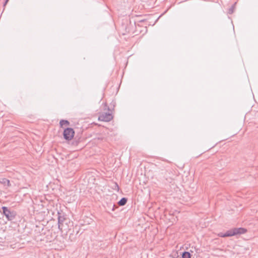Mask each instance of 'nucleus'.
<instances>
[{"instance_id":"nucleus-1","label":"nucleus","mask_w":258,"mask_h":258,"mask_svg":"<svg viewBox=\"0 0 258 258\" xmlns=\"http://www.w3.org/2000/svg\"><path fill=\"white\" fill-rule=\"evenodd\" d=\"M246 232V230L243 228H235L227 231L225 233H220L219 236L221 237H229L236 235L237 234H244Z\"/></svg>"},{"instance_id":"nucleus-2","label":"nucleus","mask_w":258,"mask_h":258,"mask_svg":"<svg viewBox=\"0 0 258 258\" xmlns=\"http://www.w3.org/2000/svg\"><path fill=\"white\" fill-rule=\"evenodd\" d=\"M57 214L58 228L61 232L63 231L67 232L68 230V227H67V223L65 225L64 224V222L66 220V217L59 212H58Z\"/></svg>"},{"instance_id":"nucleus-3","label":"nucleus","mask_w":258,"mask_h":258,"mask_svg":"<svg viewBox=\"0 0 258 258\" xmlns=\"http://www.w3.org/2000/svg\"><path fill=\"white\" fill-rule=\"evenodd\" d=\"M3 213L6 216L9 221L14 220L16 216V213L14 211H12L7 207H3Z\"/></svg>"},{"instance_id":"nucleus-4","label":"nucleus","mask_w":258,"mask_h":258,"mask_svg":"<svg viewBox=\"0 0 258 258\" xmlns=\"http://www.w3.org/2000/svg\"><path fill=\"white\" fill-rule=\"evenodd\" d=\"M75 135V132L72 128L68 127L64 129L63 133V137L65 140L68 141L71 140Z\"/></svg>"},{"instance_id":"nucleus-5","label":"nucleus","mask_w":258,"mask_h":258,"mask_svg":"<svg viewBox=\"0 0 258 258\" xmlns=\"http://www.w3.org/2000/svg\"><path fill=\"white\" fill-rule=\"evenodd\" d=\"M113 118V116L110 113H103L98 117V120L103 121H109Z\"/></svg>"},{"instance_id":"nucleus-6","label":"nucleus","mask_w":258,"mask_h":258,"mask_svg":"<svg viewBox=\"0 0 258 258\" xmlns=\"http://www.w3.org/2000/svg\"><path fill=\"white\" fill-rule=\"evenodd\" d=\"M0 183L3 184L5 186L10 187L11 186L10 181L5 178H1Z\"/></svg>"},{"instance_id":"nucleus-7","label":"nucleus","mask_w":258,"mask_h":258,"mask_svg":"<svg viewBox=\"0 0 258 258\" xmlns=\"http://www.w3.org/2000/svg\"><path fill=\"white\" fill-rule=\"evenodd\" d=\"M127 199L125 198H122L120 199V200L118 202V204L120 206H122L126 204L127 202Z\"/></svg>"},{"instance_id":"nucleus-8","label":"nucleus","mask_w":258,"mask_h":258,"mask_svg":"<svg viewBox=\"0 0 258 258\" xmlns=\"http://www.w3.org/2000/svg\"><path fill=\"white\" fill-rule=\"evenodd\" d=\"M59 124L61 127H62L63 125H69L70 122L67 120H61L59 122Z\"/></svg>"},{"instance_id":"nucleus-9","label":"nucleus","mask_w":258,"mask_h":258,"mask_svg":"<svg viewBox=\"0 0 258 258\" xmlns=\"http://www.w3.org/2000/svg\"><path fill=\"white\" fill-rule=\"evenodd\" d=\"M191 255L189 252L184 251L182 253V258H190Z\"/></svg>"},{"instance_id":"nucleus-10","label":"nucleus","mask_w":258,"mask_h":258,"mask_svg":"<svg viewBox=\"0 0 258 258\" xmlns=\"http://www.w3.org/2000/svg\"><path fill=\"white\" fill-rule=\"evenodd\" d=\"M235 5H236V3H235L234 4H233L231 7V8H230L228 10V13L229 14H232L233 12H234V9L235 8Z\"/></svg>"},{"instance_id":"nucleus-11","label":"nucleus","mask_w":258,"mask_h":258,"mask_svg":"<svg viewBox=\"0 0 258 258\" xmlns=\"http://www.w3.org/2000/svg\"><path fill=\"white\" fill-rule=\"evenodd\" d=\"M9 1V0H6V2L4 4V6H5L6 5V4L7 3V2Z\"/></svg>"}]
</instances>
